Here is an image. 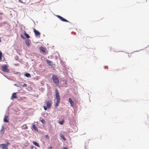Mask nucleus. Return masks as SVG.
<instances>
[{"label": "nucleus", "mask_w": 149, "mask_h": 149, "mask_svg": "<svg viewBox=\"0 0 149 149\" xmlns=\"http://www.w3.org/2000/svg\"><path fill=\"white\" fill-rule=\"evenodd\" d=\"M52 79L54 83L56 84L57 85H58L59 84V80L56 75L53 74L52 75Z\"/></svg>", "instance_id": "nucleus-1"}, {"label": "nucleus", "mask_w": 149, "mask_h": 149, "mask_svg": "<svg viewBox=\"0 0 149 149\" xmlns=\"http://www.w3.org/2000/svg\"><path fill=\"white\" fill-rule=\"evenodd\" d=\"M10 145V143L7 142L6 144L3 143L0 144V147L3 149H8V145Z\"/></svg>", "instance_id": "nucleus-2"}, {"label": "nucleus", "mask_w": 149, "mask_h": 149, "mask_svg": "<svg viewBox=\"0 0 149 149\" xmlns=\"http://www.w3.org/2000/svg\"><path fill=\"white\" fill-rule=\"evenodd\" d=\"M55 93L56 98V101H60V98L59 93L58 90L56 89L55 90Z\"/></svg>", "instance_id": "nucleus-3"}, {"label": "nucleus", "mask_w": 149, "mask_h": 149, "mask_svg": "<svg viewBox=\"0 0 149 149\" xmlns=\"http://www.w3.org/2000/svg\"><path fill=\"white\" fill-rule=\"evenodd\" d=\"M7 66H3L1 67V70L4 72H8L9 70L7 68Z\"/></svg>", "instance_id": "nucleus-4"}, {"label": "nucleus", "mask_w": 149, "mask_h": 149, "mask_svg": "<svg viewBox=\"0 0 149 149\" xmlns=\"http://www.w3.org/2000/svg\"><path fill=\"white\" fill-rule=\"evenodd\" d=\"M33 31L35 33V35L36 36H40V33L37 30L35 29H33Z\"/></svg>", "instance_id": "nucleus-5"}, {"label": "nucleus", "mask_w": 149, "mask_h": 149, "mask_svg": "<svg viewBox=\"0 0 149 149\" xmlns=\"http://www.w3.org/2000/svg\"><path fill=\"white\" fill-rule=\"evenodd\" d=\"M57 17L59 18L62 21L65 22H68V21L66 19H65L64 18L62 17L57 15Z\"/></svg>", "instance_id": "nucleus-6"}, {"label": "nucleus", "mask_w": 149, "mask_h": 149, "mask_svg": "<svg viewBox=\"0 0 149 149\" xmlns=\"http://www.w3.org/2000/svg\"><path fill=\"white\" fill-rule=\"evenodd\" d=\"M46 104L48 108L50 109L51 105V102L49 101H47Z\"/></svg>", "instance_id": "nucleus-7"}, {"label": "nucleus", "mask_w": 149, "mask_h": 149, "mask_svg": "<svg viewBox=\"0 0 149 149\" xmlns=\"http://www.w3.org/2000/svg\"><path fill=\"white\" fill-rule=\"evenodd\" d=\"M16 93H13V94L12 96L11 97V99L12 100H13L14 98H17V97L16 96Z\"/></svg>", "instance_id": "nucleus-8"}, {"label": "nucleus", "mask_w": 149, "mask_h": 149, "mask_svg": "<svg viewBox=\"0 0 149 149\" xmlns=\"http://www.w3.org/2000/svg\"><path fill=\"white\" fill-rule=\"evenodd\" d=\"M8 116L6 115H5L4 117L3 121L5 122L8 123L9 122L8 120Z\"/></svg>", "instance_id": "nucleus-9"}, {"label": "nucleus", "mask_w": 149, "mask_h": 149, "mask_svg": "<svg viewBox=\"0 0 149 149\" xmlns=\"http://www.w3.org/2000/svg\"><path fill=\"white\" fill-rule=\"evenodd\" d=\"M69 101L71 104V106L72 107H73L74 103L73 102L70 98H69Z\"/></svg>", "instance_id": "nucleus-10"}, {"label": "nucleus", "mask_w": 149, "mask_h": 149, "mask_svg": "<svg viewBox=\"0 0 149 149\" xmlns=\"http://www.w3.org/2000/svg\"><path fill=\"white\" fill-rule=\"evenodd\" d=\"M25 43L27 47H29L30 46V41L29 40H26L25 41Z\"/></svg>", "instance_id": "nucleus-11"}, {"label": "nucleus", "mask_w": 149, "mask_h": 149, "mask_svg": "<svg viewBox=\"0 0 149 149\" xmlns=\"http://www.w3.org/2000/svg\"><path fill=\"white\" fill-rule=\"evenodd\" d=\"M39 49L41 52H43V53L45 52V48L42 47H40Z\"/></svg>", "instance_id": "nucleus-12"}, {"label": "nucleus", "mask_w": 149, "mask_h": 149, "mask_svg": "<svg viewBox=\"0 0 149 149\" xmlns=\"http://www.w3.org/2000/svg\"><path fill=\"white\" fill-rule=\"evenodd\" d=\"M46 61L47 64L49 65H53V63L52 61L49 60H47Z\"/></svg>", "instance_id": "nucleus-13"}, {"label": "nucleus", "mask_w": 149, "mask_h": 149, "mask_svg": "<svg viewBox=\"0 0 149 149\" xmlns=\"http://www.w3.org/2000/svg\"><path fill=\"white\" fill-rule=\"evenodd\" d=\"M21 128L22 129L25 130L26 129H27L28 128V127L26 124H25L21 127Z\"/></svg>", "instance_id": "nucleus-14"}, {"label": "nucleus", "mask_w": 149, "mask_h": 149, "mask_svg": "<svg viewBox=\"0 0 149 149\" xmlns=\"http://www.w3.org/2000/svg\"><path fill=\"white\" fill-rule=\"evenodd\" d=\"M33 143L34 145H35L36 146L38 147H40V146L39 145V143L37 142L34 141L33 142Z\"/></svg>", "instance_id": "nucleus-15"}, {"label": "nucleus", "mask_w": 149, "mask_h": 149, "mask_svg": "<svg viewBox=\"0 0 149 149\" xmlns=\"http://www.w3.org/2000/svg\"><path fill=\"white\" fill-rule=\"evenodd\" d=\"M60 136L62 138V139L64 141L66 140V139L64 137V136L62 135L61 134H60Z\"/></svg>", "instance_id": "nucleus-16"}, {"label": "nucleus", "mask_w": 149, "mask_h": 149, "mask_svg": "<svg viewBox=\"0 0 149 149\" xmlns=\"http://www.w3.org/2000/svg\"><path fill=\"white\" fill-rule=\"evenodd\" d=\"M32 127L34 129V130L36 131H37L38 130V128H37V127L35 126V125L34 124H33L32 125Z\"/></svg>", "instance_id": "nucleus-17"}, {"label": "nucleus", "mask_w": 149, "mask_h": 149, "mask_svg": "<svg viewBox=\"0 0 149 149\" xmlns=\"http://www.w3.org/2000/svg\"><path fill=\"white\" fill-rule=\"evenodd\" d=\"M60 101H56V103L55 107H58V106L60 102Z\"/></svg>", "instance_id": "nucleus-18"}, {"label": "nucleus", "mask_w": 149, "mask_h": 149, "mask_svg": "<svg viewBox=\"0 0 149 149\" xmlns=\"http://www.w3.org/2000/svg\"><path fill=\"white\" fill-rule=\"evenodd\" d=\"M24 75L27 77H31L30 74L28 73L25 74Z\"/></svg>", "instance_id": "nucleus-19"}, {"label": "nucleus", "mask_w": 149, "mask_h": 149, "mask_svg": "<svg viewBox=\"0 0 149 149\" xmlns=\"http://www.w3.org/2000/svg\"><path fill=\"white\" fill-rule=\"evenodd\" d=\"M24 35L25 36L28 38H29L30 37V36H29V35L28 34H27V33H26L25 32V33H24Z\"/></svg>", "instance_id": "nucleus-20"}, {"label": "nucleus", "mask_w": 149, "mask_h": 149, "mask_svg": "<svg viewBox=\"0 0 149 149\" xmlns=\"http://www.w3.org/2000/svg\"><path fill=\"white\" fill-rule=\"evenodd\" d=\"M2 53L0 51V61L2 59Z\"/></svg>", "instance_id": "nucleus-21"}, {"label": "nucleus", "mask_w": 149, "mask_h": 149, "mask_svg": "<svg viewBox=\"0 0 149 149\" xmlns=\"http://www.w3.org/2000/svg\"><path fill=\"white\" fill-rule=\"evenodd\" d=\"M43 107L45 110H47L48 108L47 107H46L45 106H43Z\"/></svg>", "instance_id": "nucleus-22"}, {"label": "nucleus", "mask_w": 149, "mask_h": 149, "mask_svg": "<svg viewBox=\"0 0 149 149\" xmlns=\"http://www.w3.org/2000/svg\"><path fill=\"white\" fill-rule=\"evenodd\" d=\"M41 121L43 124H45V120L43 119L42 120H41Z\"/></svg>", "instance_id": "nucleus-23"}, {"label": "nucleus", "mask_w": 149, "mask_h": 149, "mask_svg": "<svg viewBox=\"0 0 149 149\" xmlns=\"http://www.w3.org/2000/svg\"><path fill=\"white\" fill-rule=\"evenodd\" d=\"M30 148L31 149H33L34 148V146H30Z\"/></svg>", "instance_id": "nucleus-24"}, {"label": "nucleus", "mask_w": 149, "mask_h": 149, "mask_svg": "<svg viewBox=\"0 0 149 149\" xmlns=\"http://www.w3.org/2000/svg\"><path fill=\"white\" fill-rule=\"evenodd\" d=\"M45 137H46V138H47V139H49V137L48 135H46Z\"/></svg>", "instance_id": "nucleus-25"}, {"label": "nucleus", "mask_w": 149, "mask_h": 149, "mask_svg": "<svg viewBox=\"0 0 149 149\" xmlns=\"http://www.w3.org/2000/svg\"><path fill=\"white\" fill-rule=\"evenodd\" d=\"M27 84H24L23 86H25V87H26L27 86Z\"/></svg>", "instance_id": "nucleus-26"}, {"label": "nucleus", "mask_w": 149, "mask_h": 149, "mask_svg": "<svg viewBox=\"0 0 149 149\" xmlns=\"http://www.w3.org/2000/svg\"><path fill=\"white\" fill-rule=\"evenodd\" d=\"M52 148V146L49 147H48V149H51Z\"/></svg>", "instance_id": "nucleus-27"}, {"label": "nucleus", "mask_w": 149, "mask_h": 149, "mask_svg": "<svg viewBox=\"0 0 149 149\" xmlns=\"http://www.w3.org/2000/svg\"><path fill=\"white\" fill-rule=\"evenodd\" d=\"M63 149H68L67 148H66V147H64L63 148Z\"/></svg>", "instance_id": "nucleus-28"}, {"label": "nucleus", "mask_w": 149, "mask_h": 149, "mask_svg": "<svg viewBox=\"0 0 149 149\" xmlns=\"http://www.w3.org/2000/svg\"><path fill=\"white\" fill-rule=\"evenodd\" d=\"M60 122V123L61 124H62V123H63V122Z\"/></svg>", "instance_id": "nucleus-29"}]
</instances>
